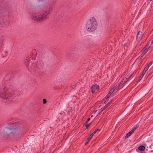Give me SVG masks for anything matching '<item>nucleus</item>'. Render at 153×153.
I'll return each mask as SVG.
<instances>
[{"label": "nucleus", "instance_id": "obj_1", "mask_svg": "<svg viewBox=\"0 0 153 153\" xmlns=\"http://www.w3.org/2000/svg\"><path fill=\"white\" fill-rule=\"evenodd\" d=\"M15 90V88L13 86L10 85L9 87L5 86L0 89V98L7 100L13 99V94Z\"/></svg>", "mask_w": 153, "mask_h": 153}, {"label": "nucleus", "instance_id": "obj_2", "mask_svg": "<svg viewBox=\"0 0 153 153\" xmlns=\"http://www.w3.org/2000/svg\"><path fill=\"white\" fill-rule=\"evenodd\" d=\"M52 10V7H49L47 11H45L43 14L39 16L38 15L33 12H31L30 15L31 18L34 20V22L40 23L48 18V16L51 14Z\"/></svg>", "mask_w": 153, "mask_h": 153}, {"label": "nucleus", "instance_id": "obj_3", "mask_svg": "<svg viewBox=\"0 0 153 153\" xmlns=\"http://www.w3.org/2000/svg\"><path fill=\"white\" fill-rule=\"evenodd\" d=\"M20 129L17 127L15 128L8 127H5L2 132L3 137L4 139H7L9 136H13L15 134H19L20 133Z\"/></svg>", "mask_w": 153, "mask_h": 153}, {"label": "nucleus", "instance_id": "obj_4", "mask_svg": "<svg viewBox=\"0 0 153 153\" xmlns=\"http://www.w3.org/2000/svg\"><path fill=\"white\" fill-rule=\"evenodd\" d=\"M97 27V22L94 17H91L86 22V29L88 31L92 32L95 30Z\"/></svg>", "mask_w": 153, "mask_h": 153}, {"label": "nucleus", "instance_id": "obj_5", "mask_svg": "<svg viewBox=\"0 0 153 153\" xmlns=\"http://www.w3.org/2000/svg\"><path fill=\"white\" fill-rule=\"evenodd\" d=\"M127 79L128 78L127 77L125 79ZM127 81V80L122 81L120 82L119 85L117 86H114L115 88H116V89H117V91H118L120 88H122L123 87V86L124 85V84L126 83V82Z\"/></svg>", "mask_w": 153, "mask_h": 153}, {"label": "nucleus", "instance_id": "obj_6", "mask_svg": "<svg viewBox=\"0 0 153 153\" xmlns=\"http://www.w3.org/2000/svg\"><path fill=\"white\" fill-rule=\"evenodd\" d=\"M44 65V63L43 62L39 61L37 62L36 65H34V66H36V68H38V69H41L42 68Z\"/></svg>", "mask_w": 153, "mask_h": 153}, {"label": "nucleus", "instance_id": "obj_7", "mask_svg": "<svg viewBox=\"0 0 153 153\" xmlns=\"http://www.w3.org/2000/svg\"><path fill=\"white\" fill-rule=\"evenodd\" d=\"M138 127V126H136L134 128H133L128 133L125 137V138L126 139L128 138L129 136H130L131 134H133L135 130L137 129Z\"/></svg>", "mask_w": 153, "mask_h": 153}, {"label": "nucleus", "instance_id": "obj_8", "mask_svg": "<svg viewBox=\"0 0 153 153\" xmlns=\"http://www.w3.org/2000/svg\"><path fill=\"white\" fill-rule=\"evenodd\" d=\"M143 34L142 32L140 31H139L137 34L136 39L138 41H140L143 37Z\"/></svg>", "mask_w": 153, "mask_h": 153}, {"label": "nucleus", "instance_id": "obj_9", "mask_svg": "<svg viewBox=\"0 0 153 153\" xmlns=\"http://www.w3.org/2000/svg\"><path fill=\"white\" fill-rule=\"evenodd\" d=\"M150 47V46H149V44L146 45L145 47L142 50L141 52H142V53L145 52L144 54H146Z\"/></svg>", "mask_w": 153, "mask_h": 153}, {"label": "nucleus", "instance_id": "obj_10", "mask_svg": "<svg viewBox=\"0 0 153 153\" xmlns=\"http://www.w3.org/2000/svg\"><path fill=\"white\" fill-rule=\"evenodd\" d=\"M30 59L27 58L25 60V64L26 66H30V64H32V63H30Z\"/></svg>", "mask_w": 153, "mask_h": 153}, {"label": "nucleus", "instance_id": "obj_11", "mask_svg": "<svg viewBox=\"0 0 153 153\" xmlns=\"http://www.w3.org/2000/svg\"><path fill=\"white\" fill-rule=\"evenodd\" d=\"M113 102L112 100H111L110 102H109L103 108L102 110L99 113V114H100L102 111L105 109L106 108H107Z\"/></svg>", "mask_w": 153, "mask_h": 153}, {"label": "nucleus", "instance_id": "obj_12", "mask_svg": "<svg viewBox=\"0 0 153 153\" xmlns=\"http://www.w3.org/2000/svg\"><path fill=\"white\" fill-rule=\"evenodd\" d=\"M145 149V147L143 145H141L138 147V149L141 151H143Z\"/></svg>", "mask_w": 153, "mask_h": 153}, {"label": "nucleus", "instance_id": "obj_13", "mask_svg": "<svg viewBox=\"0 0 153 153\" xmlns=\"http://www.w3.org/2000/svg\"><path fill=\"white\" fill-rule=\"evenodd\" d=\"M116 89V88H115V87H113V88L111 90H110L109 92L108 93V94L111 95V94L113 92L115 89Z\"/></svg>", "mask_w": 153, "mask_h": 153}, {"label": "nucleus", "instance_id": "obj_14", "mask_svg": "<svg viewBox=\"0 0 153 153\" xmlns=\"http://www.w3.org/2000/svg\"><path fill=\"white\" fill-rule=\"evenodd\" d=\"M7 9L3 8L0 10V13L3 14V13H7Z\"/></svg>", "mask_w": 153, "mask_h": 153}, {"label": "nucleus", "instance_id": "obj_15", "mask_svg": "<svg viewBox=\"0 0 153 153\" xmlns=\"http://www.w3.org/2000/svg\"><path fill=\"white\" fill-rule=\"evenodd\" d=\"M91 92L92 93H94L95 91V85H93L91 88Z\"/></svg>", "mask_w": 153, "mask_h": 153}, {"label": "nucleus", "instance_id": "obj_16", "mask_svg": "<svg viewBox=\"0 0 153 153\" xmlns=\"http://www.w3.org/2000/svg\"><path fill=\"white\" fill-rule=\"evenodd\" d=\"M145 73L144 72H143V71L142 72L141 75L138 81V82L140 81L141 80V79L143 77V76L145 74Z\"/></svg>", "mask_w": 153, "mask_h": 153}, {"label": "nucleus", "instance_id": "obj_17", "mask_svg": "<svg viewBox=\"0 0 153 153\" xmlns=\"http://www.w3.org/2000/svg\"><path fill=\"white\" fill-rule=\"evenodd\" d=\"M93 135H94L92 134H90L89 137L87 138V140H88V141H89L92 138Z\"/></svg>", "mask_w": 153, "mask_h": 153}, {"label": "nucleus", "instance_id": "obj_18", "mask_svg": "<svg viewBox=\"0 0 153 153\" xmlns=\"http://www.w3.org/2000/svg\"><path fill=\"white\" fill-rule=\"evenodd\" d=\"M149 67L147 66H146L145 68L144 69L143 71V72H144L145 73L146 72V71H147L148 69L149 68Z\"/></svg>", "mask_w": 153, "mask_h": 153}, {"label": "nucleus", "instance_id": "obj_19", "mask_svg": "<svg viewBox=\"0 0 153 153\" xmlns=\"http://www.w3.org/2000/svg\"><path fill=\"white\" fill-rule=\"evenodd\" d=\"M100 129H97L96 130H95L92 134L94 135L95 133H96L97 131H100Z\"/></svg>", "mask_w": 153, "mask_h": 153}, {"label": "nucleus", "instance_id": "obj_20", "mask_svg": "<svg viewBox=\"0 0 153 153\" xmlns=\"http://www.w3.org/2000/svg\"><path fill=\"white\" fill-rule=\"evenodd\" d=\"M152 62H153L152 61H151L146 66L149 67H149L152 65Z\"/></svg>", "mask_w": 153, "mask_h": 153}, {"label": "nucleus", "instance_id": "obj_21", "mask_svg": "<svg viewBox=\"0 0 153 153\" xmlns=\"http://www.w3.org/2000/svg\"><path fill=\"white\" fill-rule=\"evenodd\" d=\"M95 89L98 90L100 88L99 86L98 85H95Z\"/></svg>", "mask_w": 153, "mask_h": 153}, {"label": "nucleus", "instance_id": "obj_22", "mask_svg": "<svg viewBox=\"0 0 153 153\" xmlns=\"http://www.w3.org/2000/svg\"><path fill=\"white\" fill-rule=\"evenodd\" d=\"M72 111L71 109H70V110H69L68 112V114H70L71 113H72Z\"/></svg>", "mask_w": 153, "mask_h": 153}, {"label": "nucleus", "instance_id": "obj_23", "mask_svg": "<svg viewBox=\"0 0 153 153\" xmlns=\"http://www.w3.org/2000/svg\"><path fill=\"white\" fill-rule=\"evenodd\" d=\"M47 100L45 99H44L43 100V103L44 104H46L47 103Z\"/></svg>", "mask_w": 153, "mask_h": 153}, {"label": "nucleus", "instance_id": "obj_24", "mask_svg": "<svg viewBox=\"0 0 153 153\" xmlns=\"http://www.w3.org/2000/svg\"><path fill=\"white\" fill-rule=\"evenodd\" d=\"M110 95H110L108 94H107V95L106 96V98L107 100L109 98V97Z\"/></svg>", "mask_w": 153, "mask_h": 153}, {"label": "nucleus", "instance_id": "obj_25", "mask_svg": "<svg viewBox=\"0 0 153 153\" xmlns=\"http://www.w3.org/2000/svg\"><path fill=\"white\" fill-rule=\"evenodd\" d=\"M90 126L88 124H86L85 125V126L87 128H88Z\"/></svg>", "mask_w": 153, "mask_h": 153}, {"label": "nucleus", "instance_id": "obj_26", "mask_svg": "<svg viewBox=\"0 0 153 153\" xmlns=\"http://www.w3.org/2000/svg\"><path fill=\"white\" fill-rule=\"evenodd\" d=\"M76 85L72 86L71 88H72L74 89L76 87Z\"/></svg>", "mask_w": 153, "mask_h": 153}, {"label": "nucleus", "instance_id": "obj_27", "mask_svg": "<svg viewBox=\"0 0 153 153\" xmlns=\"http://www.w3.org/2000/svg\"><path fill=\"white\" fill-rule=\"evenodd\" d=\"M89 142V141H88H88L87 142H86L85 143V145H87L88 143V142Z\"/></svg>", "mask_w": 153, "mask_h": 153}, {"label": "nucleus", "instance_id": "obj_28", "mask_svg": "<svg viewBox=\"0 0 153 153\" xmlns=\"http://www.w3.org/2000/svg\"><path fill=\"white\" fill-rule=\"evenodd\" d=\"M16 71H14L13 72V75H16Z\"/></svg>", "mask_w": 153, "mask_h": 153}, {"label": "nucleus", "instance_id": "obj_29", "mask_svg": "<svg viewBox=\"0 0 153 153\" xmlns=\"http://www.w3.org/2000/svg\"><path fill=\"white\" fill-rule=\"evenodd\" d=\"M90 120V117H89V118H88V120H87V121H89Z\"/></svg>", "mask_w": 153, "mask_h": 153}, {"label": "nucleus", "instance_id": "obj_30", "mask_svg": "<svg viewBox=\"0 0 153 153\" xmlns=\"http://www.w3.org/2000/svg\"><path fill=\"white\" fill-rule=\"evenodd\" d=\"M88 123V121H87L86 123H85V124L86 125V124H87Z\"/></svg>", "mask_w": 153, "mask_h": 153}, {"label": "nucleus", "instance_id": "obj_31", "mask_svg": "<svg viewBox=\"0 0 153 153\" xmlns=\"http://www.w3.org/2000/svg\"><path fill=\"white\" fill-rule=\"evenodd\" d=\"M152 74V73H150L149 74V75H151Z\"/></svg>", "mask_w": 153, "mask_h": 153}, {"label": "nucleus", "instance_id": "obj_32", "mask_svg": "<svg viewBox=\"0 0 153 153\" xmlns=\"http://www.w3.org/2000/svg\"><path fill=\"white\" fill-rule=\"evenodd\" d=\"M90 126L91 124V123H90L89 124H88Z\"/></svg>", "mask_w": 153, "mask_h": 153}, {"label": "nucleus", "instance_id": "obj_33", "mask_svg": "<svg viewBox=\"0 0 153 153\" xmlns=\"http://www.w3.org/2000/svg\"><path fill=\"white\" fill-rule=\"evenodd\" d=\"M11 124H12V125H13V124H14V123H13L12 122Z\"/></svg>", "mask_w": 153, "mask_h": 153}, {"label": "nucleus", "instance_id": "obj_34", "mask_svg": "<svg viewBox=\"0 0 153 153\" xmlns=\"http://www.w3.org/2000/svg\"><path fill=\"white\" fill-rule=\"evenodd\" d=\"M131 76V75L129 77H128V78H129Z\"/></svg>", "mask_w": 153, "mask_h": 153}, {"label": "nucleus", "instance_id": "obj_35", "mask_svg": "<svg viewBox=\"0 0 153 153\" xmlns=\"http://www.w3.org/2000/svg\"><path fill=\"white\" fill-rule=\"evenodd\" d=\"M104 103H106V101Z\"/></svg>", "mask_w": 153, "mask_h": 153}, {"label": "nucleus", "instance_id": "obj_36", "mask_svg": "<svg viewBox=\"0 0 153 153\" xmlns=\"http://www.w3.org/2000/svg\"><path fill=\"white\" fill-rule=\"evenodd\" d=\"M93 115H92V116H91V117H93Z\"/></svg>", "mask_w": 153, "mask_h": 153}, {"label": "nucleus", "instance_id": "obj_37", "mask_svg": "<svg viewBox=\"0 0 153 153\" xmlns=\"http://www.w3.org/2000/svg\"><path fill=\"white\" fill-rule=\"evenodd\" d=\"M6 53H7V51H6Z\"/></svg>", "mask_w": 153, "mask_h": 153}, {"label": "nucleus", "instance_id": "obj_38", "mask_svg": "<svg viewBox=\"0 0 153 153\" xmlns=\"http://www.w3.org/2000/svg\"><path fill=\"white\" fill-rule=\"evenodd\" d=\"M97 111V110H96L95 112H96V111Z\"/></svg>", "mask_w": 153, "mask_h": 153}]
</instances>
